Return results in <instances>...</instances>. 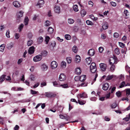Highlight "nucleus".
<instances>
[{"mask_svg": "<svg viewBox=\"0 0 130 130\" xmlns=\"http://www.w3.org/2000/svg\"><path fill=\"white\" fill-rule=\"evenodd\" d=\"M117 57L113 56V57H111L110 58L109 62L110 65H112L114 64H116L117 63Z\"/></svg>", "mask_w": 130, "mask_h": 130, "instance_id": "1", "label": "nucleus"}, {"mask_svg": "<svg viewBox=\"0 0 130 130\" xmlns=\"http://www.w3.org/2000/svg\"><path fill=\"white\" fill-rule=\"evenodd\" d=\"M58 64L57 62L55 61H52L51 64V67L52 69H55L58 66Z\"/></svg>", "mask_w": 130, "mask_h": 130, "instance_id": "2", "label": "nucleus"}, {"mask_svg": "<svg viewBox=\"0 0 130 130\" xmlns=\"http://www.w3.org/2000/svg\"><path fill=\"white\" fill-rule=\"evenodd\" d=\"M77 97L79 99L80 98H87V94L85 92H83L82 94H79L77 95Z\"/></svg>", "mask_w": 130, "mask_h": 130, "instance_id": "3", "label": "nucleus"}, {"mask_svg": "<svg viewBox=\"0 0 130 130\" xmlns=\"http://www.w3.org/2000/svg\"><path fill=\"white\" fill-rule=\"evenodd\" d=\"M42 59V56L38 55L34 57L33 58V60L34 61L36 62L40 61Z\"/></svg>", "mask_w": 130, "mask_h": 130, "instance_id": "4", "label": "nucleus"}, {"mask_svg": "<svg viewBox=\"0 0 130 130\" xmlns=\"http://www.w3.org/2000/svg\"><path fill=\"white\" fill-rule=\"evenodd\" d=\"M66 78V75L63 73H61L59 75V79L61 81H64Z\"/></svg>", "mask_w": 130, "mask_h": 130, "instance_id": "5", "label": "nucleus"}, {"mask_svg": "<svg viewBox=\"0 0 130 130\" xmlns=\"http://www.w3.org/2000/svg\"><path fill=\"white\" fill-rule=\"evenodd\" d=\"M100 67L101 70L103 71H105L106 70L107 66L105 63H101L100 64Z\"/></svg>", "mask_w": 130, "mask_h": 130, "instance_id": "6", "label": "nucleus"}, {"mask_svg": "<svg viewBox=\"0 0 130 130\" xmlns=\"http://www.w3.org/2000/svg\"><path fill=\"white\" fill-rule=\"evenodd\" d=\"M45 96L47 97H54L56 96V94L51 92L46 93Z\"/></svg>", "mask_w": 130, "mask_h": 130, "instance_id": "7", "label": "nucleus"}, {"mask_svg": "<svg viewBox=\"0 0 130 130\" xmlns=\"http://www.w3.org/2000/svg\"><path fill=\"white\" fill-rule=\"evenodd\" d=\"M35 48L34 46H32L30 47L28 50V53L30 54H33L35 51Z\"/></svg>", "mask_w": 130, "mask_h": 130, "instance_id": "8", "label": "nucleus"}, {"mask_svg": "<svg viewBox=\"0 0 130 130\" xmlns=\"http://www.w3.org/2000/svg\"><path fill=\"white\" fill-rule=\"evenodd\" d=\"M44 3V1L43 0H39L37 3V5L39 6V7L40 8L43 6Z\"/></svg>", "mask_w": 130, "mask_h": 130, "instance_id": "9", "label": "nucleus"}, {"mask_svg": "<svg viewBox=\"0 0 130 130\" xmlns=\"http://www.w3.org/2000/svg\"><path fill=\"white\" fill-rule=\"evenodd\" d=\"M95 53V51L93 49H91L89 50L88 52L89 55L90 56H93Z\"/></svg>", "mask_w": 130, "mask_h": 130, "instance_id": "10", "label": "nucleus"}, {"mask_svg": "<svg viewBox=\"0 0 130 130\" xmlns=\"http://www.w3.org/2000/svg\"><path fill=\"white\" fill-rule=\"evenodd\" d=\"M55 12L57 13H59L60 12V8L59 6H56L54 8Z\"/></svg>", "mask_w": 130, "mask_h": 130, "instance_id": "11", "label": "nucleus"}, {"mask_svg": "<svg viewBox=\"0 0 130 130\" xmlns=\"http://www.w3.org/2000/svg\"><path fill=\"white\" fill-rule=\"evenodd\" d=\"M14 44L12 42L8 44L7 45V48L8 50H10L13 47L14 45Z\"/></svg>", "mask_w": 130, "mask_h": 130, "instance_id": "12", "label": "nucleus"}, {"mask_svg": "<svg viewBox=\"0 0 130 130\" xmlns=\"http://www.w3.org/2000/svg\"><path fill=\"white\" fill-rule=\"evenodd\" d=\"M13 4L15 7L16 8H19L20 6V3L16 1H13Z\"/></svg>", "mask_w": 130, "mask_h": 130, "instance_id": "13", "label": "nucleus"}, {"mask_svg": "<svg viewBox=\"0 0 130 130\" xmlns=\"http://www.w3.org/2000/svg\"><path fill=\"white\" fill-rule=\"evenodd\" d=\"M54 29L51 27H49L47 30L48 34L51 35L54 32Z\"/></svg>", "mask_w": 130, "mask_h": 130, "instance_id": "14", "label": "nucleus"}, {"mask_svg": "<svg viewBox=\"0 0 130 130\" xmlns=\"http://www.w3.org/2000/svg\"><path fill=\"white\" fill-rule=\"evenodd\" d=\"M109 85L108 83H106L104 84L103 86V89L104 90H107L109 87Z\"/></svg>", "mask_w": 130, "mask_h": 130, "instance_id": "15", "label": "nucleus"}, {"mask_svg": "<svg viewBox=\"0 0 130 130\" xmlns=\"http://www.w3.org/2000/svg\"><path fill=\"white\" fill-rule=\"evenodd\" d=\"M81 58L79 55H77L76 56L75 61L76 62L78 63L80 61Z\"/></svg>", "mask_w": 130, "mask_h": 130, "instance_id": "16", "label": "nucleus"}, {"mask_svg": "<svg viewBox=\"0 0 130 130\" xmlns=\"http://www.w3.org/2000/svg\"><path fill=\"white\" fill-rule=\"evenodd\" d=\"M24 13L23 11H20L17 13V16L18 18L22 17L23 16V14Z\"/></svg>", "mask_w": 130, "mask_h": 130, "instance_id": "17", "label": "nucleus"}, {"mask_svg": "<svg viewBox=\"0 0 130 130\" xmlns=\"http://www.w3.org/2000/svg\"><path fill=\"white\" fill-rule=\"evenodd\" d=\"M48 68V66L44 64H42L41 66L42 69L44 71H46L47 70Z\"/></svg>", "mask_w": 130, "mask_h": 130, "instance_id": "18", "label": "nucleus"}, {"mask_svg": "<svg viewBox=\"0 0 130 130\" xmlns=\"http://www.w3.org/2000/svg\"><path fill=\"white\" fill-rule=\"evenodd\" d=\"M82 71L81 68H77L76 69L75 73L77 75L80 74Z\"/></svg>", "mask_w": 130, "mask_h": 130, "instance_id": "19", "label": "nucleus"}, {"mask_svg": "<svg viewBox=\"0 0 130 130\" xmlns=\"http://www.w3.org/2000/svg\"><path fill=\"white\" fill-rule=\"evenodd\" d=\"M108 27V25L106 22L104 23V24L102 26V28L104 29H107Z\"/></svg>", "mask_w": 130, "mask_h": 130, "instance_id": "20", "label": "nucleus"}, {"mask_svg": "<svg viewBox=\"0 0 130 130\" xmlns=\"http://www.w3.org/2000/svg\"><path fill=\"white\" fill-rule=\"evenodd\" d=\"M80 81L81 82H83L84 81L86 78V76L85 75H83L80 76Z\"/></svg>", "mask_w": 130, "mask_h": 130, "instance_id": "21", "label": "nucleus"}, {"mask_svg": "<svg viewBox=\"0 0 130 130\" xmlns=\"http://www.w3.org/2000/svg\"><path fill=\"white\" fill-rule=\"evenodd\" d=\"M29 21V19L27 17H25L24 20V23L25 25H27L28 22Z\"/></svg>", "mask_w": 130, "mask_h": 130, "instance_id": "22", "label": "nucleus"}, {"mask_svg": "<svg viewBox=\"0 0 130 130\" xmlns=\"http://www.w3.org/2000/svg\"><path fill=\"white\" fill-rule=\"evenodd\" d=\"M91 72L93 73H95L96 71V67H90Z\"/></svg>", "mask_w": 130, "mask_h": 130, "instance_id": "23", "label": "nucleus"}, {"mask_svg": "<svg viewBox=\"0 0 130 130\" xmlns=\"http://www.w3.org/2000/svg\"><path fill=\"white\" fill-rule=\"evenodd\" d=\"M115 77V76L113 75H109L107 76L106 78V80H109L111 79L112 78Z\"/></svg>", "mask_w": 130, "mask_h": 130, "instance_id": "24", "label": "nucleus"}, {"mask_svg": "<svg viewBox=\"0 0 130 130\" xmlns=\"http://www.w3.org/2000/svg\"><path fill=\"white\" fill-rule=\"evenodd\" d=\"M86 61L87 62V63L89 64L92 61V59L90 57H89L86 58Z\"/></svg>", "mask_w": 130, "mask_h": 130, "instance_id": "25", "label": "nucleus"}, {"mask_svg": "<svg viewBox=\"0 0 130 130\" xmlns=\"http://www.w3.org/2000/svg\"><path fill=\"white\" fill-rule=\"evenodd\" d=\"M81 14L82 17H83L86 14V12L84 9H82L81 11Z\"/></svg>", "mask_w": 130, "mask_h": 130, "instance_id": "26", "label": "nucleus"}, {"mask_svg": "<svg viewBox=\"0 0 130 130\" xmlns=\"http://www.w3.org/2000/svg\"><path fill=\"white\" fill-rule=\"evenodd\" d=\"M53 85L55 87H60V84L59 83L56 82H53Z\"/></svg>", "mask_w": 130, "mask_h": 130, "instance_id": "27", "label": "nucleus"}, {"mask_svg": "<svg viewBox=\"0 0 130 130\" xmlns=\"http://www.w3.org/2000/svg\"><path fill=\"white\" fill-rule=\"evenodd\" d=\"M37 41L39 43H40L43 42V38L42 37L40 36L37 39Z\"/></svg>", "mask_w": 130, "mask_h": 130, "instance_id": "28", "label": "nucleus"}, {"mask_svg": "<svg viewBox=\"0 0 130 130\" xmlns=\"http://www.w3.org/2000/svg\"><path fill=\"white\" fill-rule=\"evenodd\" d=\"M68 22L69 24H72L74 22V20L72 19L69 18L68 19Z\"/></svg>", "mask_w": 130, "mask_h": 130, "instance_id": "29", "label": "nucleus"}, {"mask_svg": "<svg viewBox=\"0 0 130 130\" xmlns=\"http://www.w3.org/2000/svg\"><path fill=\"white\" fill-rule=\"evenodd\" d=\"M48 54V52L46 51H42L41 53V55L43 56H46Z\"/></svg>", "mask_w": 130, "mask_h": 130, "instance_id": "30", "label": "nucleus"}, {"mask_svg": "<svg viewBox=\"0 0 130 130\" xmlns=\"http://www.w3.org/2000/svg\"><path fill=\"white\" fill-rule=\"evenodd\" d=\"M73 8L75 12H77L78 11V6L76 5H74Z\"/></svg>", "mask_w": 130, "mask_h": 130, "instance_id": "31", "label": "nucleus"}, {"mask_svg": "<svg viewBox=\"0 0 130 130\" xmlns=\"http://www.w3.org/2000/svg\"><path fill=\"white\" fill-rule=\"evenodd\" d=\"M124 86H125V83L124 81H123L120 84L119 88H121Z\"/></svg>", "mask_w": 130, "mask_h": 130, "instance_id": "32", "label": "nucleus"}, {"mask_svg": "<svg viewBox=\"0 0 130 130\" xmlns=\"http://www.w3.org/2000/svg\"><path fill=\"white\" fill-rule=\"evenodd\" d=\"M51 22L49 21H46L44 25L46 26H48L51 25Z\"/></svg>", "mask_w": 130, "mask_h": 130, "instance_id": "33", "label": "nucleus"}, {"mask_svg": "<svg viewBox=\"0 0 130 130\" xmlns=\"http://www.w3.org/2000/svg\"><path fill=\"white\" fill-rule=\"evenodd\" d=\"M5 45L4 44H2L0 46V51L3 52L5 49Z\"/></svg>", "mask_w": 130, "mask_h": 130, "instance_id": "34", "label": "nucleus"}, {"mask_svg": "<svg viewBox=\"0 0 130 130\" xmlns=\"http://www.w3.org/2000/svg\"><path fill=\"white\" fill-rule=\"evenodd\" d=\"M125 91H126V95L127 96L130 95V89H126L125 90Z\"/></svg>", "mask_w": 130, "mask_h": 130, "instance_id": "35", "label": "nucleus"}, {"mask_svg": "<svg viewBox=\"0 0 130 130\" xmlns=\"http://www.w3.org/2000/svg\"><path fill=\"white\" fill-rule=\"evenodd\" d=\"M72 50L74 53H76L78 50L77 47L76 46H74L72 48Z\"/></svg>", "mask_w": 130, "mask_h": 130, "instance_id": "36", "label": "nucleus"}, {"mask_svg": "<svg viewBox=\"0 0 130 130\" xmlns=\"http://www.w3.org/2000/svg\"><path fill=\"white\" fill-rule=\"evenodd\" d=\"M114 52L116 54L118 55L120 53L119 50L118 48H116L114 50Z\"/></svg>", "mask_w": 130, "mask_h": 130, "instance_id": "37", "label": "nucleus"}, {"mask_svg": "<svg viewBox=\"0 0 130 130\" xmlns=\"http://www.w3.org/2000/svg\"><path fill=\"white\" fill-rule=\"evenodd\" d=\"M78 102L79 104L81 105H83L85 104L86 101H81L78 99Z\"/></svg>", "mask_w": 130, "mask_h": 130, "instance_id": "38", "label": "nucleus"}, {"mask_svg": "<svg viewBox=\"0 0 130 130\" xmlns=\"http://www.w3.org/2000/svg\"><path fill=\"white\" fill-rule=\"evenodd\" d=\"M61 66L62 68H65L66 66V62L63 61H62L61 63Z\"/></svg>", "mask_w": 130, "mask_h": 130, "instance_id": "39", "label": "nucleus"}, {"mask_svg": "<svg viewBox=\"0 0 130 130\" xmlns=\"http://www.w3.org/2000/svg\"><path fill=\"white\" fill-rule=\"evenodd\" d=\"M90 18L92 20L95 21L97 20L98 18L96 17H95L94 15L92 14H91L90 15Z\"/></svg>", "mask_w": 130, "mask_h": 130, "instance_id": "40", "label": "nucleus"}, {"mask_svg": "<svg viewBox=\"0 0 130 130\" xmlns=\"http://www.w3.org/2000/svg\"><path fill=\"white\" fill-rule=\"evenodd\" d=\"M50 37L47 36H46L45 37V41L46 42V44H47L50 39Z\"/></svg>", "mask_w": 130, "mask_h": 130, "instance_id": "41", "label": "nucleus"}, {"mask_svg": "<svg viewBox=\"0 0 130 130\" xmlns=\"http://www.w3.org/2000/svg\"><path fill=\"white\" fill-rule=\"evenodd\" d=\"M15 39H18L20 38V35L18 33H16L14 35Z\"/></svg>", "mask_w": 130, "mask_h": 130, "instance_id": "42", "label": "nucleus"}, {"mask_svg": "<svg viewBox=\"0 0 130 130\" xmlns=\"http://www.w3.org/2000/svg\"><path fill=\"white\" fill-rule=\"evenodd\" d=\"M65 38L67 40H69L71 39V36L68 34H66L65 35Z\"/></svg>", "mask_w": 130, "mask_h": 130, "instance_id": "43", "label": "nucleus"}, {"mask_svg": "<svg viewBox=\"0 0 130 130\" xmlns=\"http://www.w3.org/2000/svg\"><path fill=\"white\" fill-rule=\"evenodd\" d=\"M4 75H3L0 77V82H2L5 80V77Z\"/></svg>", "mask_w": 130, "mask_h": 130, "instance_id": "44", "label": "nucleus"}, {"mask_svg": "<svg viewBox=\"0 0 130 130\" xmlns=\"http://www.w3.org/2000/svg\"><path fill=\"white\" fill-rule=\"evenodd\" d=\"M124 13L125 15V17H126V18H128L127 17L129 15V14L128 13V11L126 9H125L124 11Z\"/></svg>", "mask_w": 130, "mask_h": 130, "instance_id": "45", "label": "nucleus"}, {"mask_svg": "<svg viewBox=\"0 0 130 130\" xmlns=\"http://www.w3.org/2000/svg\"><path fill=\"white\" fill-rule=\"evenodd\" d=\"M33 43V41L31 40H29L28 41L27 44L28 46H30Z\"/></svg>", "mask_w": 130, "mask_h": 130, "instance_id": "46", "label": "nucleus"}, {"mask_svg": "<svg viewBox=\"0 0 130 130\" xmlns=\"http://www.w3.org/2000/svg\"><path fill=\"white\" fill-rule=\"evenodd\" d=\"M24 26V25L23 24H21L20 25L18 29L19 30V31L20 32L22 30V29H23Z\"/></svg>", "mask_w": 130, "mask_h": 130, "instance_id": "47", "label": "nucleus"}, {"mask_svg": "<svg viewBox=\"0 0 130 130\" xmlns=\"http://www.w3.org/2000/svg\"><path fill=\"white\" fill-rule=\"evenodd\" d=\"M130 119V113L126 117L124 118L123 119L124 120L127 121H129Z\"/></svg>", "mask_w": 130, "mask_h": 130, "instance_id": "48", "label": "nucleus"}, {"mask_svg": "<svg viewBox=\"0 0 130 130\" xmlns=\"http://www.w3.org/2000/svg\"><path fill=\"white\" fill-rule=\"evenodd\" d=\"M39 16L38 15H34L32 17V20L33 21H35L37 19H38Z\"/></svg>", "mask_w": 130, "mask_h": 130, "instance_id": "49", "label": "nucleus"}, {"mask_svg": "<svg viewBox=\"0 0 130 130\" xmlns=\"http://www.w3.org/2000/svg\"><path fill=\"white\" fill-rule=\"evenodd\" d=\"M60 87L64 88H67L69 87L67 84L60 85Z\"/></svg>", "mask_w": 130, "mask_h": 130, "instance_id": "50", "label": "nucleus"}, {"mask_svg": "<svg viewBox=\"0 0 130 130\" xmlns=\"http://www.w3.org/2000/svg\"><path fill=\"white\" fill-rule=\"evenodd\" d=\"M119 78L120 79L122 80H123L124 79V75L122 74H121L119 76Z\"/></svg>", "mask_w": 130, "mask_h": 130, "instance_id": "51", "label": "nucleus"}, {"mask_svg": "<svg viewBox=\"0 0 130 130\" xmlns=\"http://www.w3.org/2000/svg\"><path fill=\"white\" fill-rule=\"evenodd\" d=\"M67 60L68 63H70L71 62L72 58L70 57H67Z\"/></svg>", "mask_w": 130, "mask_h": 130, "instance_id": "52", "label": "nucleus"}, {"mask_svg": "<svg viewBox=\"0 0 130 130\" xmlns=\"http://www.w3.org/2000/svg\"><path fill=\"white\" fill-rule=\"evenodd\" d=\"M38 93V91H34L32 90H30V93L32 95L36 94Z\"/></svg>", "mask_w": 130, "mask_h": 130, "instance_id": "53", "label": "nucleus"}, {"mask_svg": "<svg viewBox=\"0 0 130 130\" xmlns=\"http://www.w3.org/2000/svg\"><path fill=\"white\" fill-rule=\"evenodd\" d=\"M10 31L9 30H7L6 32V36L8 38L10 37Z\"/></svg>", "mask_w": 130, "mask_h": 130, "instance_id": "54", "label": "nucleus"}, {"mask_svg": "<svg viewBox=\"0 0 130 130\" xmlns=\"http://www.w3.org/2000/svg\"><path fill=\"white\" fill-rule=\"evenodd\" d=\"M35 76L32 74H31L30 76V78L31 80H35Z\"/></svg>", "mask_w": 130, "mask_h": 130, "instance_id": "55", "label": "nucleus"}, {"mask_svg": "<svg viewBox=\"0 0 130 130\" xmlns=\"http://www.w3.org/2000/svg\"><path fill=\"white\" fill-rule=\"evenodd\" d=\"M86 22L87 24L88 25H92L93 24L92 22L88 20L86 21Z\"/></svg>", "mask_w": 130, "mask_h": 130, "instance_id": "56", "label": "nucleus"}, {"mask_svg": "<svg viewBox=\"0 0 130 130\" xmlns=\"http://www.w3.org/2000/svg\"><path fill=\"white\" fill-rule=\"evenodd\" d=\"M116 94L118 97H120L121 96V92L118 91L116 92Z\"/></svg>", "mask_w": 130, "mask_h": 130, "instance_id": "57", "label": "nucleus"}, {"mask_svg": "<svg viewBox=\"0 0 130 130\" xmlns=\"http://www.w3.org/2000/svg\"><path fill=\"white\" fill-rule=\"evenodd\" d=\"M117 104L116 103L112 104L111 105V107L112 108H115L117 106Z\"/></svg>", "mask_w": 130, "mask_h": 130, "instance_id": "58", "label": "nucleus"}, {"mask_svg": "<svg viewBox=\"0 0 130 130\" xmlns=\"http://www.w3.org/2000/svg\"><path fill=\"white\" fill-rule=\"evenodd\" d=\"M111 65V67H110V70L111 71H113L114 70L115 68V66L113 64H112V65Z\"/></svg>", "mask_w": 130, "mask_h": 130, "instance_id": "59", "label": "nucleus"}, {"mask_svg": "<svg viewBox=\"0 0 130 130\" xmlns=\"http://www.w3.org/2000/svg\"><path fill=\"white\" fill-rule=\"evenodd\" d=\"M119 45L122 48H123L125 46V44L119 42Z\"/></svg>", "mask_w": 130, "mask_h": 130, "instance_id": "60", "label": "nucleus"}, {"mask_svg": "<svg viewBox=\"0 0 130 130\" xmlns=\"http://www.w3.org/2000/svg\"><path fill=\"white\" fill-rule=\"evenodd\" d=\"M110 4L111 6L113 7H116L117 5L116 3L113 2H110Z\"/></svg>", "mask_w": 130, "mask_h": 130, "instance_id": "61", "label": "nucleus"}, {"mask_svg": "<svg viewBox=\"0 0 130 130\" xmlns=\"http://www.w3.org/2000/svg\"><path fill=\"white\" fill-rule=\"evenodd\" d=\"M93 3L91 1H89L88 2V4L91 7H92L93 5Z\"/></svg>", "mask_w": 130, "mask_h": 130, "instance_id": "62", "label": "nucleus"}, {"mask_svg": "<svg viewBox=\"0 0 130 130\" xmlns=\"http://www.w3.org/2000/svg\"><path fill=\"white\" fill-rule=\"evenodd\" d=\"M113 36L114 37L118 38L119 36V34L117 32H115L113 34Z\"/></svg>", "mask_w": 130, "mask_h": 130, "instance_id": "63", "label": "nucleus"}, {"mask_svg": "<svg viewBox=\"0 0 130 130\" xmlns=\"http://www.w3.org/2000/svg\"><path fill=\"white\" fill-rule=\"evenodd\" d=\"M80 76H77L75 77L74 79L76 81L80 80Z\"/></svg>", "mask_w": 130, "mask_h": 130, "instance_id": "64", "label": "nucleus"}]
</instances>
